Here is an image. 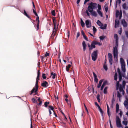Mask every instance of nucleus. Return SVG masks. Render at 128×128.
<instances>
[{
    "label": "nucleus",
    "instance_id": "1",
    "mask_svg": "<svg viewBox=\"0 0 128 128\" xmlns=\"http://www.w3.org/2000/svg\"><path fill=\"white\" fill-rule=\"evenodd\" d=\"M97 4L96 3H93L92 2L90 3L88 8V11L91 13V14L95 17L97 16L96 12L95 11H93V9H95L96 8Z\"/></svg>",
    "mask_w": 128,
    "mask_h": 128
},
{
    "label": "nucleus",
    "instance_id": "2",
    "mask_svg": "<svg viewBox=\"0 0 128 128\" xmlns=\"http://www.w3.org/2000/svg\"><path fill=\"white\" fill-rule=\"evenodd\" d=\"M40 80V77L37 76L36 78V82L35 86L33 88L31 91L30 95H32L34 92L35 93V94H37L38 90V81Z\"/></svg>",
    "mask_w": 128,
    "mask_h": 128
},
{
    "label": "nucleus",
    "instance_id": "3",
    "mask_svg": "<svg viewBox=\"0 0 128 128\" xmlns=\"http://www.w3.org/2000/svg\"><path fill=\"white\" fill-rule=\"evenodd\" d=\"M98 51L97 50H94L91 54L92 60L94 61H95L97 58Z\"/></svg>",
    "mask_w": 128,
    "mask_h": 128
},
{
    "label": "nucleus",
    "instance_id": "4",
    "mask_svg": "<svg viewBox=\"0 0 128 128\" xmlns=\"http://www.w3.org/2000/svg\"><path fill=\"white\" fill-rule=\"evenodd\" d=\"M70 62L71 64H68V66H66V70L69 72H73L74 73V71L72 70V68H71L72 66V63L71 62Z\"/></svg>",
    "mask_w": 128,
    "mask_h": 128
},
{
    "label": "nucleus",
    "instance_id": "5",
    "mask_svg": "<svg viewBox=\"0 0 128 128\" xmlns=\"http://www.w3.org/2000/svg\"><path fill=\"white\" fill-rule=\"evenodd\" d=\"M116 126L118 128L121 127L122 124L121 123L120 120L118 116H117L116 118Z\"/></svg>",
    "mask_w": 128,
    "mask_h": 128
},
{
    "label": "nucleus",
    "instance_id": "6",
    "mask_svg": "<svg viewBox=\"0 0 128 128\" xmlns=\"http://www.w3.org/2000/svg\"><path fill=\"white\" fill-rule=\"evenodd\" d=\"M48 82L45 81H43L42 82L41 84V86L44 88H46L48 86Z\"/></svg>",
    "mask_w": 128,
    "mask_h": 128
},
{
    "label": "nucleus",
    "instance_id": "7",
    "mask_svg": "<svg viewBox=\"0 0 128 128\" xmlns=\"http://www.w3.org/2000/svg\"><path fill=\"white\" fill-rule=\"evenodd\" d=\"M113 54L114 57L115 58L116 57V55L117 56L118 55V50L116 46L114 48Z\"/></svg>",
    "mask_w": 128,
    "mask_h": 128
},
{
    "label": "nucleus",
    "instance_id": "8",
    "mask_svg": "<svg viewBox=\"0 0 128 128\" xmlns=\"http://www.w3.org/2000/svg\"><path fill=\"white\" fill-rule=\"evenodd\" d=\"M85 23L86 27L88 28H90L91 26V23L90 21L88 20H86Z\"/></svg>",
    "mask_w": 128,
    "mask_h": 128
},
{
    "label": "nucleus",
    "instance_id": "9",
    "mask_svg": "<svg viewBox=\"0 0 128 128\" xmlns=\"http://www.w3.org/2000/svg\"><path fill=\"white\" fill-rule=\"evenodd\" d=\"M126 100L124 101V104L126 107V109L128 110V99L126 98Z\"/></svg>",
    "mask_w": 128,
    "mask_h": 128
},
{
    "label": "nucleus",
    "instance_id": "10",
    "mask_svg": "<svg viewBox=\"0 0 128 128\" xmlns=\"http://www.w3.org/2000/svg\"><path fill=\"white\" fill-rule=\"evenodd\" d=\"M121 23L124 27L126 28L127 26V24L126 22L124 19H123L121 21Z\"/></svg>",
    "mask_w": 128,
    "mask_h": 128
},
{
    "label": "nucleus",
    "instance_id": "11",
    "mask_svg": "<svg viewBox=\"0 0 128 128\" xmlns=\"http://www.w3.org/2000/svg\"><path fill=\"white\" fill-rule=\"evenodd\" d=\"M92 73L94 77V81L96 83H98V79L97 78L96 75L94 72H93Z\"/></svg>",
    "mask_w": 128,
    "mask_h": 128
},
{
    "label": "nucleus",
    "instance_id": "12",
    "mask_svg": "<svg viewBox=\"0 0 128 128\" xmlns=\"http://www.w3.org/2000/svg\"><path fill=\"white\" fill-rule=\"evenodd\" d=\"M54 28L53 29V32L52 34V35H54V36L55 35V34L56 32V24H54Z\"/></svg>",
    "mask_w": 128,
    "mask_h": 128
},
{
    "label": "nucleus",
    "instance_id": "13",
    "mask_svg": "<svg viewBox=\"0 0 128 128\" xmlns=\"http://www.w3.org/2000/svg\"><path fill=\"white\" fill-rule=\"evenodd\" d=\"M119 89L120 91V92H122V94L123 95H124V90H123V86H122V85H120Z\"/></svg>",
    "mask_w": 128,
    "mask_h": 128
},
{
    "label": "nucleus",
    "instance_id": "14",
    "mask_svg": "<svg viewBox=\"0 0 128 128\" xmlns=\"http://www.w3.org/2000/svg\"><path fill=\"white\" fill-rule=\"evenodd\" d=\"M82 44L83 47V51H85L86 50V45L84 41H83Z\"/></svg>",
    "mask_w": 128,
    "mask_h": 128
},
{
    "label": "nucleus",
    "instance_id": "15",
    "mask_svg": "<svg viewBox=\"0 0 128 128\" xmlns=\"http://www.w3.org/2000/svg\"><path fill=\"white\" fill-rule=\"evenodd\" d=\"M114 38L116 40V43L118 44V38L117 34H114Z\"/></svg>",
    "mask_w": 128,
    "mask_h": 128
},
{
    "label": "nucleus",
    "instance_id": "16",
    "mask_svg": "<svg viewBox=\"0 0 128 128\" xmlns=\"http://www.w3.org/2000/svg\"><path fill=\"white\" fill-rule=\"evenodd\" d=\"M121 68L123 72H126L125 64H121Z\"/></svg>",
    "mask_w": 128,
    "mask_h": 128
},
{
    "label": "nucleus",
    "instance_id": "17",
    "mask_svg": "<svg viewBox=\"0 0 128 128\" xmlns=\"http://www.w3.org/2000/svg\"><path fill=\"white\" fill-rule=\"evenodd\" d=\"M103 79L100 80L98 84L97 87L98 88H100L102 85V83L103 81Z\"/></svg>",
    "mask_w": 128,
    "mask_h": 128
},
{
    "label": "nucleus",
    "instance_id": "18",
    "mask_svg": "<svg viewBox=\"0 0 128 128\" xmlns=\"http://www.w3.org/2000/svg\"><path fill=\"white\" fill-rule=\"evenodd\" d=\"M117 19H116L115 20V26L114 27L115 28H116L117 27L116 26V25H118H118L119 24V21L118 20H117Z\"/></svg>",
    "mask_w": 128,
    "mask_h": 128
},
{
    "label": "nucleus",
    "instance_id": "19",
    "mask_svg": "<svg viewBox=\"0 0 128 128\" xmlns=\"http://www.w3.org/2000/svg\"><path fill=\"white\" fill-rule=\"evenodd\" d=\"M24 15L26 16L29 19H30V20H32V19L30 18V17L28 15L26 12V10H24Z\"/></svg>",
    "mask_w": 128,
    "mask_h": 128
},
{
    "label": "nucleus",
    "instance_id": "20",
    "mask_svg": "<svg viewBox=\"0 0 128 128\" xmlns=\"http://www.w3.org/2000/svg\"><path fill=\"white\" fill-rule=\"evenodd\" d=\"M92 42H93V43L94 44L96 45L98 44L99 46H100L102 45V44L100 43V42H98L96 41H92Z\"/></svg>",
    "mask_w": 128,
    "mask_h": 128
},
{
    "label": "nucleus",
    "instance_id": "21",
    "mask_svg": "<svg viewBox=\"0 0 128 128\" xmlns=\"http://www.w3.org/2000/svg\"><path fill=\"white\" fill-rule=\"evenodd\" d=\"M50 75L52 76V79H54L56 76V73H54L53 72H51L50 74Z\"/></svg>",
    "mask_w": 128,
    "mask_h": 128
},
{
    "label": "nucleus",
    "instance_id": "22",
    "mask_svg": "<svg viewBox=\"0 0 128 128\" xmlns=\"http://www.w3.org/2000/svg\"><path fill=\"white\" fill-rule=\"evenodd\" d=\"M96 23L98 26L101 27L103 26V24L99 20H98Z\"/></svg>",
    "mask_w": 128,
    "mask_h": 128
},
{
    "label": "nucleus",
    "instance_id": "23",
    "mask_svg": "<svg viewBox=\"0 0 128 128\" xmlns=\"http://www.w3.org/2000/svg\"><path fill=\"white\" fill-rule=\"evenodd\" d=\"M118 74H119V81H121L122 80V74L120 72V70H119L118 71Z\"/></svg>",
    "mask_w": 128,
    "mask_h": 128
},
{
    "label": "nucleus",
    "instance_id": "24",
    "mask_svg": "<svg viewBox=\"0 0 128 128\" xmlns=\"http://www.w3.org/2000/svg\"><path fill=\"white\" fill-rule=\"evenodd\" d=\"M100 112L101 115L102 116V119H103L104 117H103V111L102 110V109L100 108V107L99 108H98Z\"/></svg>",
    "mask_w": 128,
    "mask_h": 128
},
{
    "label": "nucleus",
    "instance_id": "25",
    "mask_svg": "<svg viewBox=\"0 0 128 128\" xmlns=\"http://www.w3.org/2000/svg\"><path fill=\"white\" fill-rule=\"evenodd\" d=\"M123 8L125 10H128V6H126V4L125 3H124L122 5Z\"/></svg>",
    "mask_w": 128,
    "mask_h": 128
},
{
    "label": "nucleus",
    "instance_id": "26",
    "mask_svg": "<svg viewBox=\"0 0 128 128\" xmlns=\"http://www.w3.org/2000/svg\"><path fill=\"white\" fill-rule=\"evenodd\" d=\"M107 112L108 114V116H109V118H110V112L109 111V107L108 106L107 104Z\"/></svg>",
    "mask_w": 128,
    "mask_h": 128
},
{
    "label": "nucleus",
    "instance_id": "27",
    "mask_svg": "<svg viewBox=\"0 0 128 128\" xmlns=\"http://www.w3.org/2000/svg\"><path fill=\"white\" fill-rule=\"evenodd\" d=\"M120 62L121 64H125V62L124 61V60L122 58H120Z\"/></svg>",
    "mask_w": 128,
    "mask_h": 128
},
{
    "label": "nucleus",
    "instance_id": "28",
    "mask_svg": "<svg viewBox=\"0 0 128 128\" xmlns=\"http://www.w3.org/2000/svg\"><path fill=\"white\" fill-rule=\"evenodd\" d=\"M81 22H80V24L82 26V27H84L85 26V24L84 23V22L82 20V19H81Z\"/></svg>",
    "mask_w": 128,
    "mask_h": 128
},
{
    "label": "nucleus",
    "instance_id": "29",
    "mask_svg": "<svg viewBox=\"0 0 128 128\" xmlns=\"http://www.w3.org/2000/svg\"><path fill=\"white\" fill-rule=\"evenodd\" d=\"M119 105L118 103L116 104V113H118V111L119 110Z\"/></svg>",
    "mask_w": 128,
    "mask_h": 128
},
{
    "label": "nucleus",
    "instance_id": "30",
    "mask_svg": "<svg viewBox=\"0 0 128 128\" xmlns=\"http://www.w3.org/2000/svg\"><path fill=\"white\" fill-rule=\"evenodd\" d=\"M108 60L110 64L112 65V62H113L112 58H108Z\"/></svg>",
    "mask_w": 128,
    "mask_h": 128
},
{
    "label": "nucleus",
    "instance_id": "31",
    "mask_svg": "<svg viewBox=\"0 0 128 128\" xmlns=\"http://www.w3.org/2000/svg\"><path fill=\"white\" fill-rule=\"evenodd\" d=\"M120 12L118 10H117L116 12V18H117L118 17L119 15L120 14Z\"/></svg>",
    "mask_w": 128,
    "mask_h": 128
},
{
    "label": "nucleus",
    "instance_id": "32",
    "mask_svg": "<svg viewBox=\"0 0 128 128\" xmlns=\"http://www.w3.org/2000/svg\"><path fill=\"white\" fill-rule=\"evenodd\" d=\"M97 12L100 15L101 17L102 16V14L101 12L99 10H97Z\"/></svg>",
    "mask_w": 128,
    "mask_h": 128
},
{
    "label": "nucleus",
    "instance_id": "33",
    "mask_svg": "<svg viewBox=\"0 0 128 128\" xmlns=\"http://www.w3.org/2000/svg\"><path fill=\"white\" fill-rule=\"evenodd\" d=\"M114 79L116 81L117 79V74L116 73L114 76Z\"/></svg>",
    "mask_w": 128,
    "mask_h": 128
},
{
    "label": "nucleus",
    "instance_id": "34",
    "mask_svg": "<svg viewBox=\"0 0 128 128\" xmlns=\"http://www.w3.org/2000/svg\"><path fill=\"white\" fill-rule=\"evenodd\" d=\"M49 103L50 102H44V106L45 107H47L48 106V105L49 104Z\"/></svg>",
    "mask_w": 128,
    "mask_h": 128
},
{
    "label": "nucleus",
    "instance_id": "35",
    "mask_svg": "<svg viewBox=\"0 0 128 128\" xmlns=\"http://www.w3.org/2000/svg\"><path fill=\"white\" fill-rule=\"evenodd\" d=\"M38 101L39 102V103H38V105L39 106H40L42 104V102L41 101L40 98H38Z\"/></svg>",
    "mask_w": 128,
    "mask_h": 128
},
{
    "label": "nucleus",
    "instance_id": "36",
    "mask_svg": "<svg viewBox=\"0 0 128 128\" xmlns=\"http://www.w3.org/2000/svg\"><path fill=\"white\" fill-rule=\"evenodd\" d=\"M48 107L50 108L49 109V110H53V111H54V108L53 106H48Z\"/></svg>",
    "mask_w": 128,
    "mask_h": 128
},
{
    "label": "nucleus",
    "instance_id": "37",
    "mask_svg": "<svg viewBox=\"0 0 128 128\" xmlns=\"http://www.w3.org/2000/svg\"><path fill=\"white\" fill-rule=\"evenodd\" d=\"M52 14L54 16H56V14L55 12V10H53L51 12Z\"/></svg>",
    "mask_w": 128,
    "mask_h": 128
},
{
    "label": "nucleus",
    "instance_id": "38",
    "mask_svg": "<svg viewBox=\"0 0 128 128\" xmlns=\"http://www.w3.org/2000/svg\"><path fill=\"white\" fill-rule=\"evenodd\" d=\"M91 46L93 48H96V46L94 44L93 42H92V43L91 45Z\"/></svg>",
    "mask_w": 128,
    "mask_h": 128
},
{
    "label": "nucleus",
    "instance_id": "39",
    "mask_svg": "<svg viewBox=\"0 0 128 128\" xmlns=\"http://www.w3.org/2000/svg\"><path fill=\"white\" fill-rule=\"evenodd\" d=\"M53 22L54 24H56V20L55 19V18L53 17L52 18Z\"/></svg>",
    "mask_w": 128,
    "mask_h": 128
},
{
    "label": "nucleus",
    "instance_id": "40",
    "mask_svg": "<svg viewBox=\"0 0 128 128\" xmlns=\"http://www.w3.org/2000/svg\"><path fill=\"white\" fill-rule=\"evenodd\" d=\"M117 96L120 98L121 96V95L118 91L117 92Z\"/></svg>",
    "mask_w": 128,
    "mask_h": 128
},
{
    "label": "nucleus",
    "instance_id": "41",
    "mask_svg": "<svg viewBox=\"0 0 128 128\" xmlns=\"http://www.w3.org/2000/svg\"><path fill=\"white\" fill-rule=\"evenodd\" d=\"M40 70H38V71L37 73V76L38 77H40Z\"/></svg>",
    "mask_w": 128,
    "mask_h": 128
},
{
    "label": "nucleus",
    "instance_id": "42",
    "mask_svg": "<svg viewBox=\"0 0 128 128\" xmlns=\"http://www.w3.org/2000/svg\"><path fill=\"white\" fill-rule=\"evenodd\" d=\"M104 88V82H103L102 85V86L101 88H100V90L101 91H102L103 90V89Z\"/></svg>",
    "mask_w": 128,
    "mask_h": 128
},
{
    "label": "nucleus",
    "instance_id": "43",
    "mask_svg": "<svg viewBox=\"0 0 128 128\" xmlns=\"http://www.w3.org/2000/svg\"><path fill=\"white\" fill-rule=\"evenodd\" d=\"M93 32L94 33H95L96 31V28L94 26H93Z\"/></svg>",
    "mask_w": 128,
    "mask_h": 128
},
{
    "label": "nucleus",
    "instance_id": "44",
    "mask_svg": "<svg viewBox=\"0 0 128 128\" xmlns=\"http://www.w3.org/2000/svg\"><path fill=\"white\" fill-rule=\"evenodd\" d=\"M123 124L125 126H126L128 124V122L127 121H123Z\"/></svg>",
    "mask_w": 128,
    "mask_h": 128
},
{
    "label": "nucleus",
    "instance_id": "45",
    "mask_svg": "<svg viewBox=\"0 0 128 128\" xmlns=\"http://www.w3.org/2000/svg\"><path fill=\"white\" fill-rule=\"evenodd\" d=\"M45 75L46 74H42V78L44 79H45L46 78V77Z\"/></svg>",
    "mask_w": 128,
    "mask_h": 128
},
{
    "label": "nucleus",
    "instance_id": "46",
    "mask_svg": "<svg viewBox=\"0 0 128 128\" xmlns=\"http://www.w3.org/2000/svg\"><path fill=\"white\" fill-rule=\"evenodd\" d=\"M116 90H117L119 88V82L118 81L116 83Z\"/></svg>",
    "mask_w": 128,
    "mask_h": 128
},
{
    "label": "nucleus",
    "instance_id": "47",
    "mask_svg": "<svg viewBox=\"0 0 128 128\" xmlns=\"http://www.w3.org/2000/svg\"><path fill=\"white\" fill-rule=\"evenodd\" d=\"M108 58H112V56L110 53H109L108 54Z\"/></svg>",
    "mask_w": 128,
    "mask_h": 128
},
{
    "label": "nucleus",
    "instance_id": "48",
    "mask_svg": "<svg viewBox=\"0 0 128 128\" xmlns=\"http://www.w3.org/2000/svg\"><path fill=\"white\" fill-rule=\"evenodd\" d=\"M126 82L124 81H123L122 82V86L124 87L126 84Z\"/></svg>",
    "mask_w": 128,
    "mask_h": 128
},
{
    "label": "nucleus",
    "instance_id": "49",
    "mask_svg": "<svg viewBox=\"0 0 128 128\" xmlns=\"http://www.w3.org/2000/svg\"><path fill=\"white\" fill-rule=\"evenodd\" d=\"M107 87H106L104 88V94H106L107 93V89L108 88Z\"/></svg>",
    "mask_w": 128,
    "mask_h": 128
},
{
    "label": "nucleus",
    "instance_id": "50",
    "mask_svg": "<svg viewBox=\"0 0 128 128\" xmlns=\"http://www.w3.org/2000/svg\"><path fill=\"white\" fill-rule=\"evenodd\" d=\"M40 23L39 20H38V22L37 25V30H38L39 29V24Z\"/></svg>",
    "mask_w": 128,
    "mask_h": 128
},
{
    "label": "nucleus",
    "instance_id": "51",
    "mask_svg": "<svg viewBox=\"0 0 128 128\" xmlns=\"http://www.w3.org/2000/svg\"><path fill=\"white\" fill-rule=\"evenodd\" d=\"M33 12L34 13V14L36 16H38V14L35 11L34 9H33Z\"/></svg>",
    "mask_w": 128,
    "mask_h": 128
},
{
    "label": "nucleus",
    "instance_id": "52",
    "mask_svg": "<svg viewBox=\"0 0 128 128\" xmlns=\"http://www.w3.org/2000/svg\"><path fill=\"white\" fill-rule=\"evenodd\" d=\"M99 38L100 40H103L104 39V36H100L99 37Z\"/></svg>",
    "mask_w": 128,
    "mask_h": 128
},
{
    "label": "nucleus",
    "instance_id": "53",
    "mask_svg": "<svg viewBox=\"0 0 128 128\" xmlns=\"http://www.w3.org/2000/svg\"><path fill=\"white\" fill-rule=\"evenodd\" d=\"M80 36V32H78L76 36V38L77 39Z\"/></svg>",
    "mask_w": 128,
    "mask_h": 128
},
{
    "label": "nucleus",
    "instance_id": "54",
    "mask_svg": "<svg viewBox=\"0 0 128 128\" xmlns=\"http://www.w3.org/2000/svg\"><path fill=\"white\" fill-rule=\"evenodd\" d=\"M95 105L97 106L98 108L100 107L99 105H98V104L96 102H95L94 103Z\"/></svg>",
    "mask_w": 128,
    "mask_h": 128
},
{
    "label": "nucleus",
    "instance_id": "55",
    "mask_svg": "<svg viewBox=\"0 0 128 128\" xmlns=\"http://www.w3.org/2000/svg\"><path fill=\"white\" fill-rule=\"evenodd\" d=\"M83 36V37H84V38L87 41H88V39L86 36L85 35L84 36Z\"/></svg>",
    "mask_w": 128,
    "mask_h": 128
},
{
    "label": "nucleus",
    "instance_id": "56",
    "mask_svg": "<svg viewBox=\"0 0 128 128\" xmlns=\"http://www.w3.org/2000/svg\"><path fill=\"white\" fill-rule=\"evenodd\" d=\"M84 104V107L85 108V110H86V111L87 112V114H88V110L87 109V108L85 105V104Z\"/></svg>",
    "mask_w": 128,
    "mask_h": 128
},
{
    "label": "nucleus",
    "instance_id": "57",
    "mask_svg": "<svg viewBox=\"0 0 128 128\" xmlns=\"http://www.w3.org/2000/svg\"><path fill=\"white\" fill-rule=\"evenodd\" d=\"M98 10H100L101 9V6L99 4H98Z\"/></svg>",
    "mask_w": 128,
    "mask_h": 128
},
{
    "label": "nucleus",
    "instance_id": "58",
    "mask_svg": "<svg viewBox=\"0 0 128 128\" xmlns=\"http://www.w3.org/2000/svg\"><path fill=\"white\" fill-rule=\"evenodd\" d=\"M49 53L48 52H46V54H45L44 56L46 57L48 56H49Z\"/></svg>",
    "mask_w": 128,
    "mask_h": 128
},
{
    "label": "nucleus",
    "instance_id": "59",
    "mask_svg": "<svg viewBox=\"0 0 128 128\" xmlns=\"http://www.w3.org/2000/svg\"><path fill=\"white\" fill-rule=\"evenodd\" d=\"M100 95L99 94H98L96 96V98H97V99L98 100V99H100Z\"/></svg>",
    "mask_w": 128,
    "mask_h": 128
},
{
    "label": "nucleus",
    "instance_id": "60",
    "mask_svg": "<svg viewBox=\"0 0 128 128\" xmlns=\"http://www.w3.org/2000/svg\"><path fill=\"white\" fill-rule=\"evenodd\" d=\"M108 69V67L107 66L104 64V70L106 71Z\"/></svg>",
    "mask_w": 128,
    "mask_h": 128
},
{
    "label": "nucleus",
    "instance_id": "61",
    "mask_svg": "<svg viewBox=\"0 0 128 128\" xmlns=\"http://www.w3.org/2000/svg\"><path fill=\"white\" fill-rule=\"evenodd\" d=\"M32 100L34 103H35L36 102V100L34 98H32Z\"/></svg>",
    "mask_w": 128,
    "mask_h": 128
},
{
    "label": "nucleus",
    "instance_id": "62",
    "mask_svg": "<svg viewBox=\"0 0 128 128\" xmlns=\"http://www.w3.org/2000/svg\"><path fill=\"white\" fill-rule=\"evenodd\" d=\"M81 33L83 36H84V35H85L84 32L82 30H81Z\"/></svg>",
    "mask_w": 128,
    "mask_h": 128
},
{
    "label": "nucleus",
    "instance_id": "63",
    "mask_svg": "<svg viewBox=\"0 0 128 128\" xmlns=\"http://www.w3.org/2000/svg\"><path fill=\"white\" fill-rule=\"evenodd\" d=\"M126 34V37L128 38V32L127 31L126 32H125Z\"/></svg>",
    "mask_w": 128,
    "mask_h": 128
},
{
    "label": "nucleus",
    "instance_id": "64",
    "mask_svg": "<svg viewBox=\"0 0 128 128\" xmlns=\"http://www.w3.org/2000/svg\"><path fill=\"white\" fill-rule=\"evenodd\" d=\"M126 86V92L127 94H128V86Z\"/></svg>",
    "mask_w": 128,
    "mask_h": 128
}]
</instances>
